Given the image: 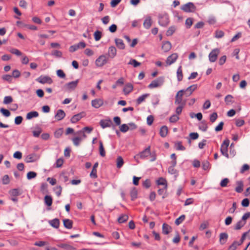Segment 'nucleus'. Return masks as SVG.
<instances>
[{
    "label": "nucleus",
    "instance_id": "9",
    "mask_svg": "<svg viewBox=\"0 0 250 250\" xmlns=\"http://www.w3.org/2000/svg\"><path fill=\"white\" fill-rule=\"evenodd\" d=\"M104 104V100L101 98H97L91 101V105L95 108H99Z\"/></svg>",
    "mask_w": 250,
    "mask_h": 250
},
{
    "label": "nucleus",
    "instance_id": "23",
    "mask_svg": "<svg viewBox=\"0 0 250 250\" xmlns=\"http://www.w3.org/2000/svg\"><path fill=\"white\" fill-rule=\"evenodd\" d=\"M63 223L64 226L68 229H70L72 228L73 221L68 219H65L63 220Z\"/></svg>",
    "mask_w": 250,
    "mask_h": 250
},
{
    "label": "nucleus",
    "instance_id": "52",
    "mask_svg": "<svg viewBox=\"0 0 250 250\" xmlns=\"http://www.w3.org/2000/svg\"><path fill=\"white\" fill-rule=\"evenodd\" d=\"M128 216L125 215V214H124V215H121L119 218H118V222L120 223H124L125 222H126L127 219H128Z\"/></svg>",
    "mask_w": 250,
    "mask_h": 250
},
{
    "label": "nucleus",
    "instance_id": "43",
    "mask_svg": "<svg viewBox=\"0 0 250 250\" xmlns=\"http://www.w3.org/2000/svg\"><path fill=\"white\" fill-rule=\"evenodd\" d=\"M83 138L81 137H74L72 140L74 143V144L76 146H78L80 143V142L82 141Z\"/></svg>",
    "mask_w": 250,
    "mask_h": 250
},
{
    "label": "nucleus",
    "instance_id": "47",
    "mask_svg": "<svg viewBox=\"0 0 250 250\" xmlns=\"http://www.w3.org/2000/svg\"><path fill=\"white\" fill-rule=\"evenodd\" d=\"M1 181L3 185L8 184L10 182V179L8 175H4L1 178Z\"/></svg>",
    "mask_w": 250,
    "mask_h": 250
},
{
    "label": "nucleus",
    "instance_id": "15",
    "mask_svg": "<svg viewBox=\"0 0 250 250\" xmlns=\"http://www.w3.org/2000/svg\"><path fill=\"white\" fill-rule=\"evenodd\" d=\"M172 231V228L166 223H164L162 226V232L164 234L167 235Z\"/></svg>",
    "mask_w": 250,
    "mask_h": 250
},
{
    "label": "nucleus",
    "instance_id": "46",
    "mask_svg": "<svg viewBox=\"0 0 250 250\" xmlns=\"http://www.w3.org/2000/svg\"><path fill=\"white\" fill-rule=\"evenodd\" d=\"M176 28L175 26L170 27L167 31L166 34L167 36H171L176 31Z\"/></svg>",
    "mask_w": 250,
    "mask_h": 250
},
{
    "label": "nucleus",
    "instance_id": "3",
    "mask_svg": "<svg viewBox=\"0 0 250 250\" xmlns=\"http://www.w3.org/2000/svg\"><path fill=\"white\" fill-rule=\"evenodd\" d=\"M181 9L187 13H193L196 11V7L192 2H188L181 6Z\"/></svg>",
    "mask_w": 250,
    "mask_h": 250
},
{
    "label": "nucleus",
    "instance_id": "24",
    "mask_svg": "<svg viewBox=\"0 0 250 250\" xmlns=\"http://www.w3.org/2000/svg\"><path fill=\"white\" fill-rule=\"evenodd\" d=\"M152 25V20L150 17H147L146 18L144 22V26L146 29H149Z\"/></svg>",
    "mask_w": 250,
    "mask_h": 250
},
{
    "label": "nucleus",
    "instance_id": "38",
    "mask_svg": "<svg viewBox=\"0 0 250 250\" xmlns=\"http://www.w3.org/2000/svg\"><path fill=\"white\" fill-rule=\"evenodd\" d=\"M225 102L227 104H230L233 103V97L231 95H228L225 98Z\"/></svg>",
    "mask_w": 250,
    "mask_h": 250
},
{
    "label": "nucleus",
    "instance_id": "45",
    "mask_svg": "<svg viewBox=\"0 0 250 250\" xmlns=\"http://www.w3.org/2000/svg\"><path fill=\"white\" fill-rule=\"evenodd\" d=\"M102 32L98 31V30L95 31V33H94V39L95 40V41H99L102 37Z\"/></svg>",
    "mask_w": 250,
    "mask_h": 250
},
{
    "label": "nucleus",
    "instance_id": "10",
    "mask_svg": "<svg viewBox=\"0 0 250 250\" xmlns=\"http://www.w3.org/2000/svg\"><path fill=\"white\" fill-rule=\"evenodd\" d=\"M178 55L174 53L168 56L166 60V63L167 65H170L173 63L178 59Z\"/></svg>",
    "mask_w": 250,
    "mask_h": 250
},
{
    "label": "nucleus",
    "instance_id": "59",
    "mask_svg": "<svg viewBox=\"0 0 250 250\" xmlns=\"http://www.w3.org/2000/svg\"><path fill=\"white\" fill-rule=\"evenodd\" d=\"M229 179L228 178L223 179L220 183V186L221 187L224 188L227 187V185L229 183Z\"/></svg>",
    "mask_w": 250,
    "mask_h": 250
},
{
    "label": "nucleus",
    "instance_id": "12",
    "mask_svg": "<svg viewBox=\"0 0 250 250\" xmlns=\"http://www.w3.org/2000/svg\"><path fill=\"white\" fill-rule=\"evenodd\" d=\"M65 113L63 110L59 109L56 112L55 118L58 121H61L65 117Z\"/></svg>",
    "mask_w": 250,
    "mask_h": 250
},
{
    "label": "nucleus",
    "instance_id": "16",
    "mask_svg": "<svg viewBox=\"0 0 250 250\" xmlns=\"http://www.w3.org/2000/svg\"><path fill=\"white\" fill-rule=\"evenodd\" d=\"M100 124L103 128L110 127L112 124V122L110 119L102 120L100 121Z\"/></svg>",
    "mask_w": 250,
    "mask_h": 250
},
{
    "label": "nucleus",
    "instance_id": "35",
    "mask_svg": "<svg viewBox=\"0 0 250 250\" xmlns=\"http://www.w3.org/2000/svg\"><path fill=\"white\" fill-rule=\"evenodd\" d=\"M130 194L132 200H134L136 199L138 195V191L137 189L135 188H132L130 191Z\"/></svg>",
    "mask_w": 250,
    "mask_h": 250
},
{
    "label": "nucleus",
    "instance_id": "29",
    "mask_svg": "<svg viewBox=\"0 0 250 250\" xmlns=\"http://www.w3.org/2000/svg\"><path fill=\"white\" fill-rule=\"evenodd\" d=\"M49 224L55 228H58L60 226V221L58 219H54L49 221Z\"/></svg>",
    "mask_w": 250,
    "mask_h": 250
},
{
    "label": "nucleus",
    "instance_id": "33",
    "mask_svg": "<svg viewBox=\"0 0 250 250\" xmlns=\"http://www.w3.org/2000/svg\"><path fill=\"white\" fill-rule=\"evenodd\" d=\"M159 195H162V198L164 199L167 196V188H163L159 189L158 190Z\"/></svg>",
    "mask_w": 250,
    "mask_h": 250
},
{
    "label": "nucleus",
    "instance_id": "56",
    "mask_svg": "<svg viewBox=\"0 0 250 250\" xmlns=\"http://www.w3.org/2000/svg\"><path fill=\"white\" fill-rule=\"evenodd\" d=\"M0 111L5 117H8L10 115V112L7 109L2 108L0 109Z\"/></svg>",
    "mask_w": 250,
    "mask_h": 250
},
{
    "label": "nucleus",
    "instance_id": "21",
    "mask_svg": "<svg viewBox=\"0 0 250 250\" xmlns=\"http://www.w3.org/2000/svg\"><path fill=\"white\" fill-rule=\"evenodd\" d=\"M244 240L241 239L240 242L234 241L229 248L228 250H235L237 247L241 245Z\"/></svg>",
    "mask_w": 250,
    "mask_h": 250
},
{
    "label": "nucleus",
    "instance_id": "41",
    "mask_svg": "<svg viewBox=\"0 0 250 250\" xmlns=\"http://www.w3.org/2000/svg\"><path fill=\"white\" fill-rule=\"evenodd\" d=\"M245 224L246 222H244V221L240 220L235 224L234 226V229L236 230H239L241 229Z\"/></svg>",
    "mask_w": 250,
    "mask_h": 250
},
{
    "label": "nucleus",
    "instance_id": "44",
    "mask_svg": "<svg viewBox=\"0 0 250 250\" xmlns=\"http://www.w3.org/2000/svg\"><path fill=\"white\" fill-rule=\"evenodd\" d=\"M63 132V130L62 128H59L54 132V136L57 138H59L62 136Z\"/></svg>",
    "mask_w": 250,
    "mask_h": 250
},
{
    "label": "nucleus",
    "instance_id": "30",
    "mask_svg": "<svg viewBox=\"0 0 250 250\" xmlns=\"http://www.w3.org/2000/svg\"><path fill=\"white\" fill-rule=\"evenodd\" d=\"M108 55L111 57L114 58L116 55V49L114 46H110L108 49Z\"/></svg>",
    "mask_w": 250,
    "mask_h": 250
},
{
    "label": "nucleus",
    "instance_id": "60",
    "mask_svg": "<svg viewBox=\"0 0 250 250\" xmlns=\"http://www.w3.org/2000/svg\"><path fill=\"white\" fill-rule=\"evenodd\" d=\"M12 76L10 75H4L2 76V79L3 80L11 83L12 82Z\"/></svg>",
    "mask_w": 250,
    "mask_h": 250
},
{
    "label": "nucleus",
    "instance_id": "48",
    "mask_svg": "<svg viewBox=\"0 0 250 250\" xmlns=\"http://www.w3.org/2000/svg\"><path fill=\"white\" fill-rule=\"evenodd\" d=\"M185 215H182L181 216H180L179 218H178L176 220H175V223L176 225H180L181 223H182L184 220L185 219Z\"/></svg>",
    "mask_w": 250,
    "mask_h": 250
},
{
    "label": "nucleus",
    "instance_id": "13",
    "mask_svg": "<svg viewBox=\"0 0 250 250\" xmlns=\"http://www.w3.org/2000/svg\"><path fill=\"white\" fill-rule=\"evenodd\" d=\"M84 116L85 113L84 112H81L79 114H76L71 118V122L72 123H76Z\"/></svg>",
    "mask_w": 250,
    "mask_h": 250
},
{
    "label": "nucleus",
    "instance_id": "51",
    "mask_svg": "<svg viewBox=\"0 0 250 250\" xmlns=\"http://www.w3.org/2000/svg\"><path fill=\"white\" fill-rule=\"evenodd\" d=\"M11 196L13 197H16L20 195V192L18 189H13L9 191Z\"/></svg>",
    "mask_w": 250,
    "mask_h": 250
},
{
    "label": "nucleus",
    "instance_id": "4",
    "mask_svg": "<svg viewBox=\"0 0 250 250\" xmlns=\"http://www.w3.org/2000/svg\"><path fill=\"white\" fill-rule=\"evenodd\" d=\"M220 53V49L219 48L212 49L208 55L209 61L211 62H215L217 60L218 56Z\"/></svg>",
    "mask_w": 250,
    "mask_h": 250
},
{
    "label": "nucleus",
    "instance_id": "63",
    "mask_svg": "<svg viewBox=\"0 0 250 250\" xmlns=\"http://www.w3.org/2000/svg\"><path fill=\"white\" fill-rule=\"evenodd\" d=\"M42 131V129L38 128L37 130L33 131V135L35 137H38L41 133Z\"/></svg>",
    "mask_w": 250,
    "mask_h": 250
},
{
    "label": "nucleus",
    "instance_id": "27",
    "mask_svg": "<svg viewBox=\"0 0 250 250\" xmlns=\"http://www.w3.org/2000/svg\"><path fill=\"white\" fill-rule=\"evenodd\" d=\"M115 43L119 49H123L125 48V45L122 40L117 39L115 40Z\"/></svg>",
    "mask_w": 250,
    "mask_h": 250
},
{
    "label": "nucleus",
    "instance_id": "58",
    "mask_svg": "<svg viewBox=\"0 0 250 250\" xmlns=\"http://www.w3.org/2000/svg\"><path fill=\"white\" fill-rule=\"evenodd\" d=\"M120 129L122 132H126L129 130V127L127 125L123 124L120 126Z\"/></svg>",
    "mask_w": 250,
    "mask_h": 250
},
{
    "label": "nucleus",
    "instance_id": "5",
    "mask_svg": "<svg viewBox=\"0 0 250 250\" xmlns=\"http://www.w3.org/2000/svg\"><path fill=\"white\" fill-rule=\"evenodd\" d=\"M78 83V80L69 82L64 85L63 88L65 91L70 92L74 90L77 87Z\"/></svg>",
    "mask_w": 250,
    "mask_h": 250
},
{
    "label": "nucleus",
    "instance_id": "11",
    "mask_svg": "<svg viewBox=\"0 0 250 250\" xmlns=\"http://www.w3.org/2000/svg\"><path fill=\"white\" fill-rule=\"evenodd\" d=\"M169 18L167 14L161 16L159 18V23L162 26H167L169 23Z\"/></svg>",
    "mask_w": 250,
    "mask_h": 250
},
{
    "label": "nucleus",
    "instance_id": "31",
    "mask_svg": "<svg viewBox=\"0 0 250 250\" xmlns=\"http://www.w3.org/2000/svg\"><path fill=\"white\" fill-rule=\"evenodd\" d=\"M168 133V128L166 126H162L160 130V134L161 137H165Z\"/></svg>",
    "mask_w": 250,
    "mask_h": 250
},
{
    "label": "nucleus",
    "instance_id": "22",
    "mask_svg": "<svg viewBox=\"0 0 250 250\" xmlns=\"http://www.w3.org/2000/svg\"><path fill=\"white\" fill-rule=\"evenodd\" d=\"M133 89V86L131 83H127L126 84L124 88V92L125 94H128L132 91Z\"/></svg>",
    "mask_w": 250,
    "mask_h": 250
},
{
    "label": "nucleus",
    "instance_id": "54",
    "mask_svg": "<svg viewBox=\"0 0 250 250\" xmlns=\"http://www.w3.org/2000/svg\"><path fill=\"white\" fill-rule=\"evenodd\" d=\"M84 53L87 56L90 57L94 55V51L90 48H86L84 51Z\"/></svg>",
    "mask_w": 250,
    "mask_h": 250
},
{
    "label": "nucleus",
    "instance_id": "39",
    "mask_svg": "<svg viewBox=\"0 0 250 250\" xmlns=\"http://www.w3.org/2000/svg\"><path fill=\"white\" fill-rule=\"evenodd\" d=\"M243 183L242 181L237 182V187L235 188V191L238 193H240L243 191Z\"/></svg>",
    "mask_w": 250,
    "mask_h": 250
},
{
    "label": "nucleus",
    "instance_id": "7",
    "mask_svg": "<svg viewBox=\"0 0 250 250\" xmlns=\"http://www.w3.org/2000/svg\"><path fill=\"white\" fill-rule=\"evenodd\" d=\"M37 81L42 84H51L53 83L51 78L48 76H41L37 79Z\"/></svg>",
    "mask_w": 250,
    "mask_h": 250
},
{
    "label": "nucleus",
    "instance_id": "20",
    "mask_svg": "<svg viewBox=\"0 0 250 250\" xmlns=\"http://www.w3.org/2000/svg\"><path fill=\"white\" fill-rule=\"evenodd\" d=\"M93 130V128L89 126L84 127L83 130H80L76 133V134H83V138H86V136L84 133V131L88 132V133L91 132Z\"/></svg>",
    "mask_w": 250,
    "mask_h": 250
},
{
    "label": "nucleus",
    "instance_id": "28",
    "mask_svg": "<svg viewBox=\"0 0 250 250\" xmlns=\"http://www.w3.org/2000/svg\"><path fill=\"white\" fill-rule=\"evenodd\" d=\"M177 77L178 81H181L183 80V71L182 67L181 66H180L177 71Z\"/></svg>",
    "mask_w": 250,
    "mask_h": 250
},
{
    "label": "nucleus",
    "instance_id": "25",
    "mask_svg": "<svg viewBox=\"0 0 250 250\" xmlns=\"http://www.w3.org/2000/svg\"><path fill=\"white\" fill-rule=\"evenodd\" d=\"M162 49L165 52H167L169 50H170L171 48V45L170 42H163L162 46Z\"/></svg>",
    "mask_w": 250,
    "mask_h": 250
},
{
    "label": "nucleus",
    "instance_id": "62",
    "mask_svg": "<svg viewBox=\"0 0 250 250\" xmlns=\"http://www.w3.org/2000/svg\"><path fill=\"white\" fill-rule=\"evenodd\" d=\"M227 57L225 55L222 56L220 57L218 63L219 65H223L226 62Z\"/></svg>",
    "mask_w": 250,
    "mask_h": 250
},
{
    "label": "nucleus",
    "instance_id": "26",
    "mask_svg": "<svg viewBox=\"0 0 250 250\" xmlns=\"http://www.w3.org/2000/svg\"><path fill=\"white\" fill-rule=\"evenodd\" d=\"M149 96V94H145L140 96L137 100L136 103L137 104H140L142 102H144L146 99Z\"/></svg>",
    "mask_w": 250,
    "mask_h": 250
},
{
    "label": "nucleus",
    "instance_id": "50",
    "mask_svg": "<svg viewBox=\"0 0 250 250\" xmlns=\"http://www.w3.org/2000/svg\"><path fill=\"white\" fill-rule=\"evenodd\" d=\"M175 148L179 150H184L185 147L182 145L181 142H177L175 144Z\"/></svg>",
    "mask_w": 250,
    "mask_h": 250
},
{
    "label": "nucleus",
    "instance_id": "14",
    "mask_svg": "<svg viewBox=\"0 0 250 250\" xmlns=\"http://www.w3.org/2000/svg\"><path fill=\"white\" fill-rule=\"evenodd\" d=\"M177 162L171 161L170 163L171 166L168 168V173L171 174H177L178 173L177 170L175 169Z\"/></svg>",
    "mask_w": 250,
    "mask_h": 250
},
{
    "label": "nucleus",
    "instance_id": "8",
    "mask_svg": "<svg viewBox=\"0 0 250 250\" xmlns=\"http://www.w3.org/2000/svg\"><path fill=\"white\" fill-rule=\"evenodd\" d=\"M184 91L183 90L179 91L175 97V103L178 104H182L183 103H185L183 102V96L184 95Z\"/></svg>",
    "mask_w": 250,
    "mask_h": 250
},
{
    "label": "nucleus",
    "instance_id": "32",
    "mask_svg": "<svg viewBox=\"0 0 250 250\" xmlns=\"http://www.w3.org/2000/svg\"><path fill=\"white\" fill-rule=\"evenodd\" d=\"M157 184L158 185H162L164 186V188H167V180L162 177L159 178L157 180Z\"/></svg>",
    "mask_w": 250,
    "mask_h": 250
},
{
    "label": "nucleus",
    "instance_id": "34",
    "mask_svg": "<svg viewBox=\"0 0 250 250\" xmlns=\"http://www.w3.org/2000/svg\"><path fill=\"white\" fill-rule=\"evenodd\" d=\"M53 199L49 195H46L44 197V202L46 205L50 207L52 204Z\"/></svg>",
    "mask_w": 250,
    "mask_h": 250
},
{
    "label": "nucleus",
    "instance_id": "2",
    "mask_svg": "<svg viewBox=\"0 0 250 250\" xmlns=\"http://www.w3.org/2000/svg\"><path fill=\"white\" fill-rule=\"evenodd\" d=\"M229 145V140L228 139H226L223 142L220 148V151L222 154L227 158L229 157V155L228 152Z\"/></svg>",
    "mask_w": 250,
    "mask_h": 250
},
{
    "label": "nucleus",
    "instance_id": "57",
    "mask_svg": "<svg viewBox=\"0 0 250 250\" xmlns=\"http://www.w3.org/2000/svg\"><path fill=\"white\" fill-rule=\"evenodd\" d=\"M37 176V173L35 172L30 171L27 174V178L30 180L35 178Z\"/></svg>",
    "mask_w": 250,
    "mask_h": 250
},
{
    "label": "nucleus",
    "instance_id": "17",
    "mask_svg": "<svg viewBox=\"0 0 250 250\" xmlns=\"http://www.w3.org/2000/svg\"><path fill=\"white\" fill-rule=\"evenodd\" d=\"M150 155V146H148L146 149H145L143 151L141 152L139 154V156L141 158L143 159V158L147 157Z\"/></svg>",
    "mask_w": 250,
    "mask_h": 250
},
{
    "label": "nucleus",
    "instance_id": "37",
    "mask_svg": "<svg viewBox=\"0 0 250 250\" xmlns=\"http://www.w3.org/2000/svg\"><path fill=\"white\" fill-rule=\"evenodd\" d=\"M39 113L37 111H31L29 112L26 115V119L28 120L31 119L33 118L37 117Z\"/></svg>",
    "mask_w": 250,
    "mask_h": 250
},
{
    "label": "nucleus",
    "instance_id": "40",
    "mask_svg": "<svg viewBox=\"0 0 250 250\" xmlns=\"http://www.w3.org/2000/svg\"><path fill=\"white\" fill-rule=\"evenodd\" d=\"M193 23V19L192 18H188L185 21V25L187 28H190Z\"/></svg>",
    "mask_w": 250,
    "mask_h": 250
},
{
    "label": "nucleus",
    "instance_id": "1",
    "mask_svg": "<svg viewBox=\"0 0 250 250\" xmlns=\"http://www.w3.org/2000/svg\"><path fill=\"white\" fill-rule=\"evenodd\" d=\"M109 59L106 55L102 54L100 55L95 61V65L96 67L101 68L107 64Z\"/></svg>",
    "mask_w": 250,
    "mask_h": 250
},
{
    "label": "nucleus",
    "instance_id": "36",
    "mask_svg": "<svg viewBox=\"0 0 250 250\" xmlns=\"http://www.w3.org/2000/svg\"><path fill=\"white\" fill-rule=\"evenodd\" d=\"M99 152L101 156L104 157L105 156V151L101 141L99 142Z\"/></svg>",
    "mask_w": 250,
    "mask_h": 250
},
{
    "label": "nucleus",
    "instance_id": "61",
    "mask_svg": "<svg viewBox=\"0 0 250 250\" xmlns=\"http://www.w3.org/2000/svg\"><path fill=\"white\" fill-rule=\"evenodd\" d=\"M224 35V33L221 30H217L215 33V37L217 38H221Z\"/></svg>",
    "mask_w": 250,
    "mask_h": 250
},
{
    "label": "nucleus",
    "instance_id": "55",
    "mask_svg": "<svg viewBox=\"0 0 250 250\" xmlns=\"http://www.w3.org/2000/svg\"><path fill=\"white\" fill-rule=\"evenodd\" d=\"M129 64L133 65L134 67H136L140 65L141 63L134 59H131L128 62Z\"/></svg>",
    "mask_w": 250,
    "mask_h": 250
},
{
    "label": "nucleus",
    "instance_id": "42",
    "mask_svg": "<svg viewBox=\"0 0 250 250\" xmlns=\"http://www.w3.org/2000/svg\"><path fill=\"white\" fill-rule=\"evenodd\" d=\"M35 161V158L34 154H29L27 155L25 158V161L26 163L33 162Z\"/></svg>",
    "mask_w": 250,
    "mask_h": 250
},
{
    "label": "nucleus",
    "instance_id": "49",
    "mask_svg": "<svg viewBox=\"0 0 250 250\" xmlns=\"http://www.w3.org/2000/svg\"><path fill=\"white\" fill-rule=\"evenodd\" d=\"M124 160L122 157L119 156L117 159V167L118 168L121 167L124 164Z\"/></svg>",
    "mask_w": 250,
    "mask_h": 250
},
{
    "label": "nucleus",
    "instance_id": "18",
    "mask_svg": "<svg viewBox=\"0 0 250 250\" xmlns=\"http://www.w3.org/2000/svg\"><path fill=\"white\" fill-rule=\"evenodd\" d=\"M197 84L192 85L188 87L185 91H184V92H185L188 96H189L192 94V93L194 91H195L197 89Z\"/></svg>",
    "mask_w": 250,
    "mask_h": 250
},
{
    "label": "nucleus",
    "instance_id": "64",
    "mask_svg": "<svg viewBox=\"0 0 250 250\" xmlns=\"http://www.w3.org/2000/svg\"><path fill=\"white\" fill-rule=\"evenodd\" d=\"M13 101V99L11 96H6L4 98L3 103L8 104Z\"/></svg>",
    "mask_w": 250,
    "mask_h": 250
},
{
    "label": "nucleus",
    "instance_id": "53",
    "mask_svg": "<svg viewBox=\"0 0 250 250\" xmlns=\"http://www.w3.org/2000/svg\"><path fill=\"white\" fill-rule=\"evenodd\" d=\"M185 105V103H183L182 104H179V105L176 109V113H177V115H180L183 110L184 106Z\"/></svg>",
    "mask_w": 250,
    "mask_h": 250
},
{
    "label": "nucleus",
    "instance_id": "6",
    "mask_svg": "<svg viewBox=\"0 0 250 250\" xmlns=\"http://www.w3.org/2000/svg\"><path fill=\"white\" fill-rule=\"evenodd\" d=\"M163 83V80L161 78H158L153 81L148 86L150 89L157 88L161 86Z\"/></svg>",
    "mask_w": 250,
    "mask_h": 250
},
{
    "label": "nucleus",
    "instance_id": "19",
    "mask_svg": "<svg viewBox=\"0 0 250 250\" xmlns=\"http://www.w3.org/2000/svg\"><path fill=\"white\" fill-rule=\"evenodd\" d=\"M228 235L226 233H221L219 236V242L222 245L225 244L227 241Z\"/></svg>",
    "mask_w": 250,
    "mask_h": 250
}]
</instances>
